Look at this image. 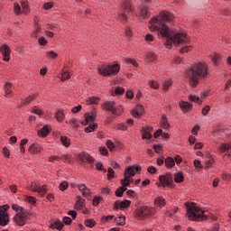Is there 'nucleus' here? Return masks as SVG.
<instances>
[{
	"label": "nucleus",
	"instance_id": "obj_40",
	"mask_svg": "<svg viewBox=\"0 0 231 231\" xmlns=\"http://www.w3.org/2000/svg\"><path fill=\"white\" fill-rule=\"evenodd\" d=\"M115 178V171L113 168H108L107 170V180H111Z\"/></svg>",
	"mask_w": 231,
	"mask_h": 231
},
{
	"label": "nucleus",
	"instance_id": "obj_10",
	"mask_svg": "<svg viewBox=\"0 0 231 231\" xmlns=\"http://www.w3.org/2000/svg\"><path fill=\"white\" fill-rule=\"evenodd\" d=\"M28 190H32V192H38L40 196H44L46 192H48V187L46 185L40 186L39 182L32 181L31 185L27 186Z\"/></svg>",
	"mask_w": 231,
	"mask_h": 231
},
{
	"label": "nucleus",
	"instance_id": "obj_52",
	"mask_svg": "<svg viewBox=\"0 0 231 231\" xmlns=\"http://www.w3.org/2000/svg\"><path fill=\"white\" fill-rule=\"evenodd\" d=\"M100 201H102V197H95L93 199L92 204L94 207H97V205H99Z\"/></svg>",
	"mask_w": 231,
	"mask_h": 231
},
{
	"label": "nucleus",
	"instance_id": "obj_51",
	"mask_svg": "<svg viewBox=\"0 0 231 231\" xmlns=\"http://www.w3.org/2000/svg\"><path fill=\"white\" fill-rule=\"evenodd\" d=\"M189 100L191 102H196L197 104H201V99L198 96H190Z\"/></svg>",
	"mask_w": 231,
	"mask_h": 231
},
{
	"label": "nucleus",
	"instance_id": "obj_58",
	"mask_svg": "<svg viewBox=\"0 0 231 231\" xmlns=\"http://www.w3.org/2000/svg\"><path fill=\"white\" fill-rule=\"evenodd\" d=\"M99 100L98 97H89L88 104H98Z\"/></svg>",
	"mask_w": 231,
	"mask_h": 231
},
{
	"label": "nucleus",
	"instance_id": "obj_26",
	"mask_svg": "<svg viewBox=\"0 0 231 231\" xmlns=\"http://www.w3.org/2000/svg\"><path fill=\"white\" fill-rule=\"evenodd\" d=\"M142 133L143 140H151V138H152V134H151V132H148L146 128H142Z\"/></svg>",
	"mask_w": 231,
	"mask_h": 231
},
{
	"label": "nucleus",
	"instance_id": "obj_38",
	"mask_svg": "<svg viewBox=\"0 0 231 231\" xmlns=\"http://www.w3.org/2000/svg\"><path fill=\"white\" fill-rule=\"evenodd\" d=\"M169 121H167V116H163L162 119V127L163 129L169 128Z\"/></svg>",
	"mask_w": 231,
	"mask_h": 231
},
{
	"label": "nucleus",
	"instance_id": "obj_56",
	"mask_svg": "<svg viewBox=\"0 0 231 231\" xmlns=\"http://www.w3.org/2000/svg\"><path fill=\"white\" fill-rule=\"evenodd\" d=\"M178 210V208H174L171 211H166V214L169 216V217H172V216H174V214H176Z\"/></svg>",
	"mask_w": 231,
	"mask_h": 231
},
{
	"label": "nucleus",
	"instance_id": "obj_37",
	"mask_svg": "<svg viewBox=\"0 0 231 231\" xmlns=\"http://www.w3.org/2000/svg\"><path fill=\"white\" fill-rule=\"evenodd\" d=\"M210 59L214 64H217L219 60H221V58L219 57V54H213L210 55Z\"/></svg>",
	"mask_w": 231,
	"mask_h": 231
},
{
	"label": "nucleus",
	"instance_id": "obj_21",
	"mask_svg": "<svg viewBox=\"0 0 231 231\" xmlns=\"http://www.w3.org/2000/svg\"><path fill=\"white\" fill-rule=\"evenodd\" d=\"M154 205L156 207H160V208H162V207H165L166 205L165 199H163V197H157L154 200Z\"/></svg>",
	"mask_w": 231,
	"mask_h": 231
},
{
	"label": "nucleus",
	"instance_id": "obj_32",
	"mask_svg": "<svg viewBox=\"0 0 231 231\" xmlns=\"http://www.w3.org/2000/svg\"><path fill=\"white\" fill-rule=\"evenodd\" d=\"M60 142H61L62 145H64V147H69L70 142H69V138H68V136L61 135Z\"/></svg>",
	"mask_w": 231,
	"mask_h": 231
},
{
	"label": "nucleus",
	"instance_id": "obj_8",
	"mask_svg": "<svg viewBox=\"0 0 231 231\" xmlns=\"http://www.w3.org/2000/svg\"><path fill=\"white\" fill-rule=\"evenodd\" d=\"M120 71V65H103L98 69V73L104 77H109L110 75H116Z\"/></svg>",
	"mask_w": 231,
	"mask_h": 231
},
{
	"label": "nucleus",
	"instance_id": "obj_7",
	"mask_svg": "<svg viewBox=\"0 0 231 231\" xmlns=\"http://www.w3.org/2000/svg\"><path fill=\"white\" fill-rule=\"evenodd\" d=\"M142 171V167L141 166H130L128 168L125 169V178L121 180V183L123 185V187H129L131 185V183H133V179H130L131 177L134 176V172H138Z\"/></svg>",
	"mask_w": 231,
	"mask_h": 231
},
{
	"label": "nucleus",
	"instance_id": "obj_36",
	"mask_svg": "<svg viewBox=\"0 0 231 231\" xmlns=\"http://www.w3.org/2000/svg\"><path fill=\"white\" fill-rule=\"evenodd\" d=\"M86 226H88L89 228H93L97 225V222H95L94 219H87L85 220Z\"/></svg>",
	"mask_w": 231,
	"mask_h": 231
},
{
	"label": "nucleus",
	"instance_id": "obj_18",
	"mask_svg": "<svg viewBox=\"0 0 231 231\" xmlns=\"http://www.w3.org/2000/svg\"><path fill=\"white\" fill-rule=\"evenodd\" d=\"M51 133L50 126L44 125L41 130L38 131V135L42 138H46Z\"/></svg>",
	"mask_w": 231,
	"mask_h": 231
},
{
	"label": "nucleus",
	"instance_id": "obj_41",
	"mask_svg": "<svg viewBox=\"0 0 231 231\" xmlns=\"http://www.w3.org/2000/svg\"><path fill=\"white\" fill-rule=\"evenodd\" d=\"M156 55L153 52H150L147 54V60L148 62H154L156 60Z\"/></svg>",
	"mask_w": 231,
	"mask_h": 231
},
{
	"label": "nucleus",
	"instance_id": "obj_53",
	"mask_svg": "<svg viewBox=\"0 0 231 231\" xmlns=\"http://www.w3.org/2000/svg\"><path fill=\"white\" fill-rule=\"evenodd\" d=\"M149 86H150V88H152L153 89H158L160 88L158 83H156V81H154V80L149 81Z\"/></svg>",
	"mask_w": 231,
	"mask_h": 231
},
{
	"label": "nucleus",
	"instance_id": "obj_43",
	"mask_svg": "<svg viewBox=\"0 0 231 231\" xmlns=\"http://www.w3.org/2000/svg\"><path fill=\"white\" fill-rule=\"evenodd\" d=\"M32 100H35V95H32L29 97H27L23 102V106H28V104H30V102H32Z\"/></svg>",
	"mask_w": 231,
	"mask_h": 231
},
{
	"label": "nucleus",
	"instance_id": "obj_50",
	"mask_svg": "<svg viewBox=\"0 0 231 231\" xmlns=\"http://www.w3.org/2000/svg\"><path fill=\"white\" fill-rule=\"evenodd\" d=\"M47 57L48 59H56L57 57H59V55L55 53V51H47Z\"/></svg>",
	"mask_w": 231,
	"mask_h": 231
},
{
	"label": "nucleus",
	"instance_id": "obj_25",
	"mask_svg": "<svg viewBox=\"0 0 231 231\" xmlns=\"http://www.w3.org/2000/svg\"><path fill=\"white\" fill-rule=\"evenodd\" d=\"M220 152H226V151H231V143H222L219 147Z\"/></svg>",
	"mask_w": 231,
	"mask_h": 231
},
{
	"label": "nucleus",
	"instance_id": "obj_17",
	"mask_svg": "<svg viewBox=\"0 0 231 231\" xmlns=\"http://www.w3.org/2000/svg\"><path fill=\"white\" fill-rule=\"evenodd\" d=\"M179 106L183 113H188V111H190L192 109V105L186 101H180L179 103Z\"/></svg>",
	"mask_w": 231,
	"mask_h": 231
},
{
	"label": "nucleus",
	"instance_id": "obj_13",
	"mask_svg": "<svg viewBox=\"0 0 231 231\" xmlns=\"http://www.w3.org/2000/svg\"><path fill=\"white\" fill-rule=\"evenodd\" d=\"M79 160L83 163H95V159L88 153L83 152L79 154Z\"/></svg>",
	"mask_w": 231,
	"mask_h": 231
},
{
	"label": "nucleus",
	"instance_id": "obj_54",
	"mask_svg": "<svg viewBox=\"0 0 231 231\" xmlns=\"http://www.w3.org/2000/svg\"><path fill=\"white\" fill-rule=\"evenodd\" d=\"M193 163H194V167H195L196 169H203V165L201 164V161H199V160H195V161L193 162Z\"/></svg>",
	"mask_w": 231,
	"mask_h": 231
},
{
	"label": "nucleus",
	"instance_id": "obj_28",
	"mask_svg": "<svg viewBox=\"0 0 231 231\" xmlns=\"http://www.w3.org/2000/svg\"><path fill=\"white\" fill-rule=\"evenodd\" d=\"M125 190H127V188L125 186H120L116 190V196L117 198H122V196H124V192H125Z\"/></svg>",
	"mask_w": 231,
	"mask_h": 231
},
{
	"label": "nucleus",
	"instance_id": "obj_34",
	"mask_svg": "<svg viewBox=\"0 0 231 231\" xmlns=\"http://www.w3.org/2000/svg\"><path fill=\"white\" fill-rule=\"evenodd\" d=\"M55 118L58 122H62V120H64V112H62V110L58 111L55 114Z\"/></svg>",
	"mask_w": 231,
	"mask_h": 231
},
{
	"label": "nucleus",
	"instance_id": "obj_2",
	"mask_svg": "<svg viewBox=\"0 0 231 231\" xmlns=\"http://www.w3.org/2000/svg\"><path fill=\"white\" fill-rule=\"evenodd\" d=\"M186 77L189 80V86L196 88L201 79L208 77V67L205 63H197L186 71Z\"/></svg>",
	"mask_w": 231,
	"mask_h": 231
},
{
	"label": "nucleus",
	"instance_id": "obj_46",
	"mask_svg": "<svg viewBox=\"0 0 231 231\" xmlns=\"http://www.w3.org/2000/svg\"><path fill=\"white\" fill-rule=\"evenodd\" d=\"M32 113H34V115H38L39 116H42V115H44V112H42V109L37 108V106L32 108Z\"/></svg>",
	"mask_w": 231,
	"mask_h": 231
},
{
	"label": "nucleus",
	"instance_id": "obj_57",
	"mask_svg": "<svg viewBox=\"0 0 231 231\" xmlns=\"http://www.w3.org/2000/svg\"><path fill=\"white\" fill-rule=\"evenodd\" d=\"M209 112H210V106H206L202 109V115H203L204 116H207Z\"/></svg>",
	"mask_w": 231,
	"mask_h": 231
},
{
	"label": "nucleus",
	"instance_id": "obj_49",
	"mask_svg": "<svg viewBox=\"0 0 231 231\" xmlns=\"http://www.w3.org/2000/svg\"><path fill=\"white\" fill-rule=\"evenodd\" d=\"M125 63L126 64H133L134 68H138V62L133 59H125Z\"/></svg>",
	"mask_w": 231,
	"mask_h": 231
},
{
	"label": "nucleus",
	"instance_id": "obj_23",
	"mask_svg": "<svg viewBox=\"0 0 231 231\" xmlns=\"http://www.w3.org/2000/svg\"><path fill=\"white\" fill-rule=\"evenodd\" d=\"M140 17L143 19H147V17H149V11L147 10L146 5H142L140 11Z\"/></svg>",
	"mask_w": 231,
	"mask_h": 231
},
{
	"label": "nucleus",
	"instance_id": "obj_6",
	"mask_svg": "<svg viewBox=\"0 0 231 231\" xmlns=\"http://www.w3.org/2000/svg\"><path fill=\"white\" fill-rule=\"evenodd\" d=\"M134 8L131 5V1L129 0H123L121 4V12L118 13V21L120 23H127V14H131Z\"/></svg>",
	"mask_w": 231,
	"mask_h": 231
},
{
	"label": "nucleus",
	"instance_id": "obj_24",
	"mask_svg": "<svg viewBox=\"0 0 231 231\" xmlns=\"http://www.w3.org/2000/svg\"><path fill=\"white\" fill-rule=\"evenodd\" d=\"M12 88H13L12 83L7 82L5 84V97H12Z\"/></svg>",
	"mask_w": 231,
	"mask_h": 231
},
{
	"label": "nucleus",
	"instance_id": "obj_45",
	"mask_svg": "<svg viewBox=\"0 0 231 231\" xmlns=\"http://www.w3.org/2000/svg\"><path fill=\"white\" fill-rule=\"evenodd\" d=\"M97 129V125H89L85 128V133H93Z\"/></svg>",
	"mask_w": 231,
	"mask_h": 231
},
{
	"label": "nucleus",
	"instance_id": "obj_60",
	"mask_svg": "<svg viewBox=\"0 0 231 231\" xmlns=\"http://www.w3.org/2000/svg\"><path fill=\"white\" fill-rule=\"evenodd\" d=\"M44 10H50L51 8H53V3L47 2L43 5Z\"/></svg>",
	"mask_w": 231,
	"mask_h": 231
},
{
	"label": "nucleus",
	"instance_id": "obj_55",
	"mask_svg": "<svg viewBox=\"0 0 231 231\" xmlns=\"http://www.w3.org/2000/svg\"><path fill=\"white\" fill-rule=\"evenodd\" d=\"M106 146L109 151H113L115 149V143L111 142V140H106Z\"/></svg>",
	"mask_w": 231,
	"mask_h": 231
},
{
	"label": "nucleus",
	"instance_id": "obj_35",
	"mask_svg": "<svg viewBox=\"0 0 231 231\" xmlns=\"http://www.w3.org/2000/svg\"><path fill=\"white\" fill-rule=\"evenodd\" d=\"M60 160H63L65 163H70L72 162L73 158L69 154H64L61 157H60Z\"/></svg>",
	"mask_w": 231,
	"mask_h": 231
},
{
	"label": "nucleus",
	"instance_id": "obj_64",
	"mask_svg": "<svg viewBox=\"0 0 231 231\" xmlns=\"http://www.w3.org/2000/svg\"><path fill=\"white\" fill-rule=\"evenodd\" d=\"M63 223H64L65 225H71V223H72L71 217H63Z\"/></svg>",
	"mask_w": 231,
	"mask_h": 231
},
{
	"label": "nucleus",
	"instance_id": "obj_30",
	"mask_svg": "<svg viewBox=\"0 0 231 231\" xmlns=\"http://www.w3.org/2000/svg\"><path fill=\"white\" fill-rule=\"evenodd\" d=\"M51 228H57V230H62V228H64V224H62V222L57 220L55 221L51 226Z\"/></svg>",
	"mask_w": 231,
	"mask_h": 231
},
{
	"label": "nucleus",
	"instance_id": "obj_59",
	"mask_svg": "<svg viewBox=\"0 0 231 231\" xmlns=\"http://www.w3.org/2000/svg\"><path fill=\"white\" fill-rule=\"evenodd\" d=\"M125 35L128 37V39L133 37V31L131 30V27L125 28Z\"/></svg>",
	"mask_w": 231,
	"mask_h": 231
},
{
	"label": "nucleus",
	"instance_id": "obj_27",
	"mask_svg": "<svg viewBox=\"0 0 231 231\" xmlns=\"http://www.w3.org/2000/svg\"><path fill=\"white\" fill-rule=\"evenodd\" d=\"M114 223L119 226H124V225H125V217L120 216L119 217L115 218Z\"/></svg>",
	"mask_w": 231,
	"mask_h": 231
},
{
	"label": "nucleus",
	"instance_id": "obj_48",
	"mask_svg": "<svg viewBox=\"0 0 231 231\" xmlns=\"http://www.w3.org/2000/svg\"><path fill=\"white\" fill-rule=\"evenodd\" d=\"M96 168L97 171H102L103 172H107V170H106V168H104V164H102V162H97Z\"/></svg>",
	"mask_w": 231,
	"mask_h": 231
},
{
	"label": "nucleus",
	"instance_id": "obj_1",
	"mask_svg": "<svg viewBox=\"0 0 231 231\" xmlns=\"http://www.w3.org/2000/svg\"><path fill=\"white\" fill-rule=\"evenodd\" d=\"M172 19H174L172 14L162 11L159 16H154L151 19L149 28L151 32H158L162 37L170 41V46H171V42H174V44H189L190 40L187 37V33L177 32L172 35L171 29L165 24V23L172 21Z\"/></svg>",
	"mask_w": 231,
	"mask_h": 231
},
{
	"label": "nucleus",
	"instance_id": "obj_11",
	"mask_svg": "<svg viewBox=\"0 0 231 231\" xmlns=\"http://www.w3.org/2000/svg\"><path fill=\"white\" fill-rule=\"evenodd\" d=\"M159 181L162 187H171L172 183H174V180L172 179V174L166 173L165 175H161L159 177Z\"/></svg>",
	"mask_w": 231,
	"mask_h": 231
},
{
	"label": "nucleus",
	"instance_id": "obj_5",
	"mask_svg": "<svg viewBox=\"0 0 231 231\" xmlns=\"http://www.w3.org/2000/svg\"><path fill=\"white\" fill-rule=\"evenodd\" d=\"M154 214H156V208L149 206L139 207L134 212V217L139 219V221L149 219V217H152V216H154Z\"/></svg>",
	"mask_w": 231,
	"mask_h": 231
},
{
	"label": "nucleus",
	"instance_id": "obj_15",
	"mask_svg": "<svg viewBox=\"0 0 231 231\" xmlns=\"http://www.w3.org/2000/svg\"><path fill=\"white\" fill-rule=\"evenodd\" d=\"M9 221L10 220L8 219V214H6V212H5V210L0 209V226H6V225H8Z\"/></svg>",
	"mask_w": 231,
	"mask_h": 231
},
{
	"label": "nucleus",
	"instance_id": "obj_14",
	"mask_svg": "<svg viewBox=\"0 0 231 231\" xmlns=\"http://www.w3.org/2000/svg\"><path fill=\"white\" fill-rule=\"evenodd\" d=\"M85 120L81 122L83 125H88L89 122H95V118H97V112H90L88 114H85Z\"/></svg>",
	"mask_w": 231,
	"mask_h": 231
},
{
	"label": "nucleus",
	"instance_id": "obj_16",
	"mask_svg": "<svg viewBox=\"0 0 231 231\" xmlns=\"http://www.w3.org/2000/svg\"><path fill=\"white\" fill-rule=\"evenodd\" d=\"M143 106L142 105H137L135 106V109H134L132 111V116L134 117V118H140V116H142V115H143Z\"/></svg>",
	"mask_w": 231,
	"mask_h": 231
},
{
	"label": "nucleus",
	"instance_id": "obj_39",
	"mask_svg": "<svg viewBox=\"0 0 231 231\" xmlns=\"http://www.w3.org/2000/svg\"><path fill=\"white\" fill-rule=\"evenodd\" d=\"M109 219H115V216H113V215H108V216H103L102 217H101V223H103V225L104 224H106V223H107V221L109 220Z\"/></svg>",
	"mask_w": 231,
	"mask_h": 231
},
{
	"label": "nucleus",
	"instance_id": "obj_31",
	"mask_svg": "<svg viewBox=\"0 0 231 231\" xmlns=\"http://www.w3.org/2000/svg\"><path fill=\"white\" fill-rule=\"evenodd\" d=\"M76 210H81L84 208V199L79 198L75 205Z\"/></svg>",
	"mask_w": 231,
	"mask_h": 231
},
{
	"label": "nucleus",
	"instance_id": "obj_61",
	"mask_svg": "<svg viewBox=\"0 0 231 231\" xmlns=\"http://www.w3.org/2000/svg\"><path fill=\"white\" fill-rule=\"evenodd\" d=\"M66 189H68V182L67 181H62L60 184V189L64 191V190H66Z\"/></svg>",
	"mask_w": 231,
	"mask_h": 231
},
{
	"label": "nucleus",
	"instance_id": "obj_12",
	"mask_svg": "<svg viewBox=\"0 0 231 231\" xmlns=\"http://www.w3.org/2000/svg\"><path fill=\"white\" fill-rule=\"evenodd\" d=\"M0 53L4 57L5 62H8V60H10V53H12V51H10V47H8V45H2L0 48Z\"/></svg>",
	"mask_w": 231,
	"mask_h": 231
},
{
	"label": "nucleus",
	"instance_id": "obj_9",
	"mask_svg": "<svg viewBox=\"0 0 231 231\" xmlns=\"http://www.w3.org/2000/svg\"><path fill=\"white\" fill-rule=\"evenodd\" d=\"M103 109L106 111L112 112V115H116V116H120L122 115L124 109L122 106H116V104L114 101H107L102 105Z\"/></svg>",
	"mask_w": 231,
	"mask_h": 231
},
{
	"label": "nucleus",
	"instance_id": "obj_20",
	"mask_svg": "<svg viewBox=\"0 0 231 231\" xmlns=\"http://www.w3.org/2000/svg\"><path fill=\"white\" fill-rule=\"evenodd\" d=\"M29 152H31V154H39V152H41V145L39 144H32L29 147Z\"/></svg>",
	"mask_w": 231,
	"mask_h": 231
},
{
	"label": "nucleus",
	"instance_id": "obj_63",
	"mask_svg": "<svg viewBox=\"0 0 231 231\" xmlns=\"http://www.w3.org/2000/svg\"><path fill=\"white\" fill-rule=\"evenodd\" d=\"M147 171L150 174H156L157 170H156V168L154 166H150V167H148Z\"/></svg>",
	"mask_w": 231,
	"mask_h": 231
},
{
	"label": "nucleus",
	"instance_id": "obj_4",
	"mask_svg": "<svg viewBox=\"0 0 231 231\" xmlns=\"http://www.w3.org/2000/svg\"><path fill=\"white\" fill-rule=\"evenodd\" d=\"M12 208L16 212H19L14 217V220L16 223V225H19V226H24V225H26V221H28L30 217V210L25 209L24 208L17 204H13Z\"/></svg>",
	"mask_w": 231,
	"mask_h": 231
},
{
	"label": "nucleus",
	"instance_id": "obj_3",
	"mask_svg": "<svg viewBox=\"0 0 231 231\" xmlns=\"http://www.w3.org/2000/svg\"><path fill=\"white\" fill-rule=\"evenodd\" d=\"M187 216L190 221H203L208 219V212L202 210L195 203L186 202Z\"/></svg>",
	"mask_w": 231,
	"mask_h": 231
},
{
	"label": "nucleus",
	"instance_id": "obj_29",
	"mask_svg": "<svg viewBox=\"0 0 231 231\" xmlns=\"http://www.w3.org/2000/svg\"><path fill=\"white\" fill-rule=\"evenodd\" d=\"M124 93H125V89L122 87H117L112 91V97H116V95H124Z\"/></svg>",
	"mask_w": 231,
	"mask_h": 231
},
{
	"label": "nucleus",
	"instance_id": "obj_44",
	"mask_svg": "<svg viewBox=\"0 0 231 231\" xmlns=\"http://www.w3.org/2000/svg\"><path fill=\"white\" fill-rule=\"evenodd\" d=\"M69 79H70V75H69V72H68V71H63L62 73H61V77H60V79L61 80H69Z\"/></svg>",
	"mask_w": 231,
	"mask_h": 231
},
{
	"label": "nucleus",
	"instance_id": "obj_62",
	"mask_svg": "<svg viewBox=\"0 0 231 231\" xmlns=\"http://www.w3.org/2000/svg\"><path fill=\"white\" fill-rule=\"evenodd\" d=\"M69 124L72 125V127H79V120L75 118L70 119Z\"/></svg>",
	"mask_w": 231,
	"mask_h": 231
},
{
	"label": "nucleus",
	"instance_id": "obj_42",
	"mask_svg": "<svg viewBox=\"0 0 231 231\" xmlns=\"http://www.w3.org/2000/svg\"><path fill=\"white\" fill-rule=\"evenodd\" d=\"M120 203H121V208H127L131 205V200L125 199V200L121 201Z\"/></svg>",
	"mask_w": 231,
	"mask_h": 231
},
{
	"label": "nucleus",
	"instance_id": "obj_33",
	"mask_svg": "<svg viewBox=\"0 0 231 231\" xmlns=\"http://www.w3.org/2000/svg\"><path fill=\"white\" fill-rule=\"evenodd\" d=\"M183 180H185V177H183V173L179 172L175 174V179H174L175 183H181Z\"/></svg>",
	"mask_w": 231,
	"mask_h": 231
},
{
	"label": "nucleus",
	"instance_id": "obj_22",
	"mask_svg": "<svg viewBox=\"0 0 231 231\" xmlns=\"http://www.w3.org/2000/svg\"><path fill=\"white\" fill-rule=\"evenodd\" d=\"M165 166L167 169H172L175 165V161L172 157H167L164 161Z\"/></svg>",
	"mask_w": 231,
	"mask_h": 231
},
{
	"label": "nucleus",
	"instance_id": "obj_19",
	"mask_svg": "<svg viewBox=\"0 0 231 231\" xmlns=\"http://www.w3.org/2000/svg\"><path fill=\"white\" fill-rule=\"evenodd\" d=\"M78 188H79V190L82 192L83 196H85V198H88L89 194H91V192L89 191V189H88L86 184H79Z\"/></svg>",
	"mask_w": 231,
	"mask_h": 231
},
{
	"label": "nucleus",
	"instance_id": "obj_47",
	"mask_svg": "<svg viewBox=\"0 0 231 231\" xmlns=\"http://www.w3.org/2000/svg\"><path fill=\"white\" fill-rule=\"evenodd\" d=\"M170 86H172V81H171V80H167V81H165V82L163 83V85H162V89H163L164 91H168Z\"/></svg>",
	"mask_w": 231,
	"mask_h": 231
}]
</instances>
